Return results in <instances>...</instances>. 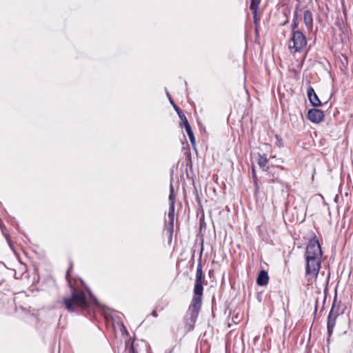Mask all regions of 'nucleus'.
<instances>
[{
  "label": "nucleus",
  "instance_id": "obj_24",
  "mask_svg": "<svg viewBox=\"0 0 353 353\" xmlns=\"http://www.w3.org/2000/svg\"><path fill=\"white\" fill-rule=\"evenodd\" d=\"M273 181H279V179H276L275 180H273Z\"/></svg>",
  "mask_w": 353,
  "mask_h": 353
},
{
  "label": "nucleus",
  "instance_id": "obj_3",
  "mask_svg": "<svg viewBox=\"0 0 353 353\" xmlns=\"http://www.w3.org/2000/svg\"><path fill=\"white\" fill-rule=\"evenodd\" d=\"M90 295V296L88 298L83 291L74 288L72 289L71 296L64 298L63 299L65 308L69 312H73L75 311L76 307L81 308L88 307L92 303L94 299L91 294Z\"/></svg>",
  "mask_w": 353,
  "mask_h": 353
},
{
  "label": "nucleus",
  "instance_id": "obj_25",
  "mask_svg": "<svg viewBox=\"0 0 353 353\" xmlns=\"http://www.w3.org/2000/svg\"><path fill=\"white\" fill-rule=\"evenodd\" d=\"M0 265H1V263H0Z\"/></svg>",
  "mask_w": 353,
  "mask_h": 353
},
{
  "label": "nucleus",
  "instance_id": "obj_20",
  "mask_svg": "<svg viewBox=\"0 0 353 353\" xmlns=\"http://www.w3.org/2000/svg\"><path fill=\"white\" fill-rule=\"evenodd\" d=\"M154 317H157L158 316L156 310H153L151 314Z\"/></svg>",
  "mask_w": 353,
  "mask_h": 353
},
{
  "label": "nucleus",
  "instance_id": "obj_23",
  "mask_svg": "<svg viewBox=\"0 0 353 353\" xmlns=\"http://www.w3.org/2000/svg\"><path fill=\"white\" fill-rule=\"evenodd\" d=\"M166 353H172V350H170L168 352Z\"/></svg>",
  "mask_w": 353,
  "mask_h": 353
},
{
  "label": "nucleus",
  "instance_id": "obj_1",
  "mask_svg": "<svg viewBox=\"0 0 353 353\" xmlns=\"http://www.w3.org/2000/svg\"><path fill=\"white\" fill-rule=\"evenodd\" d=\"M204 276L201 261L196 267V278L194 285V294L188 308L185 319V326L188 331H191L194 327L198 314L200 311L203 292Z\"/></svg>",
  "mask_w": 353,
  "mask_h": 353
},
{
  "label": "nucleus",
  "instance_id": "obj_13",
  "mask_svg": "<svg viewBox=\"0 0 353 353\" xmlns=\"http://www.w3.org/2000/svg\"><path fill=\"white\" fill-rule=\"evenodd\" d=\"M299 8V4H297L296 6V9L294 12L293 19H292V24H291L292 31L296 30V29L298 28L299 24V21L298 19V12H297Z\"/></svg>",
  "mask_w": 353,
  "mask_h": 353
},
{
  "label": "nucleus",
  "instance_id": "obj_22",
  "mask_svg": "<svg viewBox=\"0 0 353 353\" xmlns=\"http://www.w3.org/2000/svg\"><path fill=\"white\" fill-rule=\"evenodd\" d=\"M121 326H122V328H123V330H125V327H124V325H123L122 323H121Z\"/></svg>",
  "mask_w": 353,
  "mask_h": 353
},
{
  "label": "nucleus",
  "instance_id": "obj_4",
  "mask_svg": "<svg viewBox=\"0 0 353 353\" xmlns=\"http://www.w3.org/2000/svg\"><path fill=\"white\" fill-rule=\"evenodd\" d=\"M292 36L289 43V48L291 52H300L307 45V39L300 30L292 31Z\"/></svg>",
  "mask_w": 353,
  "mask_h": 353
},
{
  "label": "nucleus",
  "instance_id": "obj_5",
  "mask_svg": "<svg viewBox=\"0 0 353 353\" xmlns=\"http://www.w3.org/2000/svg\"><path fill=\"white\" fill-rule=\"evenodd\" d=\"M339 303H336V299L334 300L332 306L329 312L327 320V330L328 339L332 336L334 328L336 325V318L339 314Z\"/></svg>",
  "mask_w": 353,
  "mask_h": 353
},
{
  "label": "nucleus",
  "instance_id": "obj_18",
  "mask_svg": "<svg viewBox=\"0 0 353 353\" xmlns=\"http://www.w3.org/2000/svg\"><path fill=\"white\" fill-rule=\"evenodd\" d=\"M252 14H253V19H254V22L255 23H257L258 20H259V19H258V17H257V12H252Z\"/></svg>",
  "mask_w": 353,
  "mask_h": 353
},
{
  "label": "nucleus",
  "instance_id": "obj_19",
  "mask_svg": "<svg viewBox=\"0 0 353 353\" xmlns=\"http://www.w3.org/2000/svg\"><path fill=\"white\" fill-rule=\"evenodd\" d=\"M129 353H137L135 350H134V347L133 346V345H131V347H130L129 349Z\"/></svg>",
  "mask_w": 353,
  "mask_h": 353
},
{
  "label": "nucleus",
  "instance_id": "obj_9",
  "mask_svg": "<svg viewBox=\"0 0 353 353\" xmlns=\"http://www.w3.org/2000/svg\"><path fill=\"white\" fill-rule=\"evenodd\" d=\"M303 21L307 30L311 31L313 28V17L310 10H307L304 12Z\"/></svg>",
  "mask_w": 353,
  "mask_h": 353
},
{
  "label": "nucleus",
  "instance_id": "obj_8",
  "mask_svg": "<svg viewBox=\"0 0 353 353\" xmlns=\"http://www.w3.org/2000/svg\"><path fill=\"white\" fill-rule=\"evenodd\" d=\"M168 230L172 234L174 230V205H170L168 213Z\"/></svg>",
  "mask_w": 353,
  "mask_h": 353
},
{
  "label": "nucleus",
  "instance_id": "obj_14",
  "mask_svg": "<svg viewBox=\"0 0 353 353\" xmlns=\"http://www.w3.org/2000/svg\"><path fill=\"white\" fill-rule=\"evenodd\" d=\"M268 163V159L265 154H259L258 164L260 168H264Z\"/></svg>",
  "mask_w": 353,
  "mask_h": 353
},
{
  "label": "nucleus",
  "instance_id": "obj_10",
  "mask_svg": "<svg viewBox=\"0 0 353 353\" xmlns=\"http://www.w3.org/2000/svg\"><path fill=\"white\" fill-rule=\"evenodd\" d=\"M183 125L184 126V128L185 130V132L190 139V143H192V145H195V137H194V133L192 130V128H191V126L188 121V119H185V121L182 122L181 123V125Z\"/></svg>",
  "mask_w": 353,
  "mask_h": 353
},
{
  "label": "nucleus",
  "instance_id": "obj_11",
  "mask_svg": "<svg viewBox=\"0 0 353 353\" xmlns=\"http://www.w3.org/2000/svg\"><path fill=\"white\" fill-rule=\"evenodd\" d=\"M269 276L268 274L265 270L260 271L258 277L256 279V283L259 286L266 285L268 283Z\"/></svg>",
  "mask_w": 353,
  "mask_h": 353
},
{
  "label": "nucleus",
  "instance_id": "obj_16",
  "mask_svg": "<svg viewBox=\"0 0 353 353\" xmlns=\"http://www.w3.org/2000/svg\"><path fill=\"white\" fill-rule=\"evenodd\" d=\"M261 0H251L250 8L252 12H258L259 6Z\"/></svg>",
  "mask_w": 353,
  "mask_h": 353
},
{
  "label": "nucleus",
  "instance_id": "obj_17",
  "mask_svg": "<svg viewBox=\"0 0 353 353\" xmlns=\"http://www.w3.org/2000/svg\"><path fill=\"white\" fill-rule=\"evenodd\" d=\"M252 175L254 185L256 186L257 185V177H256V174L255 168L254 166H252Z\"/></svg>",
  "mask_w": 353,
  "mask_h": 353
},
{
  "label": "nucleus",
  "instance_id": "obj_7",
  "mask_svg": "<svg viewBox=\"0 0 353 353\" xmlns=\"http://www.w3.org/2000/svg\"><path fill=\"white\" fill-rule=\"evenodd\" d=\"M308 99L313 106L318 107L321 105V102L314 92V90L310 86L307 91Z\"/></svg>",
  "mask_w": 353,
  "mask_h": 353
},
{
  "label": "nucleus",
  "instance_id": "obj_6",
  "mask_svg": "<svg viewBox=\"0 0 353 353\" xmlns=\"http://www.w3.org/2000/svg\"><path fill=\"white\" fill-rule=\"evenodd\" d=\"M324 118V113L322 110L313 108L308 111L307 119L312 123H319Z\"/></svg>",
  "mask_w": 353,
  "mask_h": 353
},
{
  "label": "nucleus",
  "instance_id": "obj_15",
  "mask_svg": "<svg viewBox=\"0 0 353 353\" xmlns=\"http://www.w3.org/2000/svg\"><path fill=\"white\" fill-rule=\"evenodd\" d=\"M169 205L175 204V194L174 192V187L172 183L170 185Z\"/></svg>",
  "mask_w": 353,
  "mask_h": 353
},
{
  "label": "nucleus",
  "instance_id": "obj_21",
  "mask_svg": "<svg viewBox=\"0 0 353 353\" xmlns=\"http://www.w3.org/2000/svg\"><path fill=\"white\" fill-rule=\"evenodd\" d=\"M68 276H69V270H68L67 274H66V279H68Z\"/></svg>",
  "mask_w": 353,
  "mask_h": 353
},
{
  "label": "nucleus",
  "instance_id": "obj_2",
  "mask_svg": "<svg viewBox=\"0 0 353 353\" xmlns=\"http://www.w3.org/2000/svg\"><path fill=\"white\" fill-rule=\"evenodd\" d=\"M322 255L321 245L314 236L308 241L305 252V278L308 285L312 284L318 276L321 267Z\"/></svg>",
  "mask_w": 353,
  "mask_h": 353
},
{
  "label": "nucleus",
  "instance_id": "obj_12",
  "mask_svg": "<svg viewBox=\"0 0 353 353\" xmlns=\"http://www.w3.org/2000/svg\"><path fill=\"white\" fill-rule=\"evenodd\" d=\"M166 94L169 99L170 103L172 105L173 108L177 112V114H178L179 117L180 118L181 123L185 121V119H187V118L185 117L183 111L174 103L173 100L171 98L170 93L167 92Z\"/></svg>",
  "mask_w": 353,
  "mask_h": 353
}]
</instances>
